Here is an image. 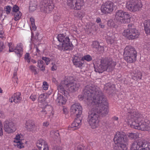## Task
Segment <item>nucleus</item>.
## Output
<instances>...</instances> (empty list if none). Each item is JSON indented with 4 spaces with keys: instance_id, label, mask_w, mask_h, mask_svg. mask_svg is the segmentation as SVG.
I'll list each match as a JSON object with an SVG mask.
<instances>
[{
    "instance_id": "1",
    "label": "nucleus",
    "mask_w": 150,
    "mask_h": 150,
    "mask_svg": "<svg viewBox=\"0 0 150 150\" xmlns=\"http://www.w3.org/2000/svg\"><path fill=\"white\" fill-rule=\"evenodd\" d=\"M128 122L132 128L142 131L150 130V124L144 122L143 115L134 110L127 113Z\"/></svg>"
},
{
    "instance_id": "2",
    "label": "nucleus",
    "mask_w": 150,
    "mask_h": 150,
    "mask_svg": "<svg viewBox=\"0 0 150 150\" xmlns=\"http://www.w3.org/2000/svg\"><path fill=\"white\" fill-rule=\"evenodd\" d=\"M100 90L97 86L93 84H89L86 86L83 91V95H79V99L82 100L84 99L87 105L91 106L95 103L96 100V96L98 95Z\"/></svg>"
},
{
    "instance_id": "3",
    "label": "nucleus",
    "mask_w": 150,
    "mask_h": 150,
    "mask_svg": "<svg viewBox=\"0 0 150 150\" xmlns=\"http://www.w3.org/2000/svg\"><path fill=\"white\" fill-rule=\"evenodd\" d=\"M96 100H95V103L93 104L91 108H94L95 111L99 113L102 116H106L108 114L109 110L108 109V102L106 98L105 97L100 91L98 95L96 96Z\"/></svg>"
},
{
    "instance_id": "4",
    "label": "nucleus",
    "mask_w": 150,
    "mask_h": 150,
    "mask_svg": "<svg viewBox=\"0 0 150 150\" xmlns=\"http://www.w3.org/2000/svg\"><path fill=\"white\" fill-rule=\"evenodd\" d=\"M116 65V62L111 59H102L100 64L95 67V70L99 73H102L105 71L111 72L114 69Z\"/></svg>"
},
{
    "instance_id": "5",
    "label": "nucleus",
    "mask_w": 150,
    "mask_h": 150,
    "mask_svg": "<svg viewBox=\"0 0 150 150\" xmlns=\"http://www.w3.org/2000/svg\"><path fill=\"white\" fill-rule=\"evenodd\" d=\"M58 40L62 43L61 45L57 46V48L63 51L71 50L74 46L72 43H70L69 38L64 34H59L57 37Z\"/></svg>"
},
{
    "instance_id": "6",
    "label": "nucleus",
    "mask_w": 150,
    "mask_h": 150,
    "mask_svg": "<svg viewBox=\"0 0 150 150\" xmlns=\"http://www.w3.org/2000/svg\"><path fill=\"white\" fill-rule=\"evenodd\" d=\"M99 118V113L95 111L94 108H92L91 110L88 112V122L92 129H96L98 127Z\"/></svg>"
},
{
    "instance_id": "7",
    "label": "nucleus",
    "mask_w": 150,
    "mask_h": 150,
    "mask_svg": "<svg viewBox=\"0 0 150 150\" xmlns=\"http://www.w3.org/2000/svg\"><path fill=\"white\" fill-rule=\"evenodd\" d=\"M124 59L127 62L132 63L136 60L137 52L133 47L128 46L124 49L123 54Z\"/></svg>"
},
{
    "instance_id": "8",
    "label": "nucleus",
    "mask_w": 150,
    "mask_h": 150,
    "mask_svg": "<svg viewBox=\"0 0 150 150\" xmlns=\"http://www.w3.org/2000/svg\"><path fill=\"white\" fill-rule=\"evenodd\" d=\"M114 20L116 23L119 24L128 23L130 21V16L128 13L121 10L115 12Z\"/></svg>"
},
{
    "instance_id": "9",
    "label": "nucleus",
    "mask_w": 150,
    "mask_h": 150,
    "mask_svg": "<svg viewBox=\"0 0 150 150\" xmlns=\"http://www.w3.org/2000/svg\"><path fill=\"white\" fill-rule=\"evenodd\" d=\"M123 34L127 39L132 40L138 38L140 33L134 25L130 24L128 25L127 28L124 30Z\"/></svg>"
},
{
    "instance_id": "10",
    "label": "nucleus",
    "mask_w": 150,
    "mask_h": 150,
    "mask_svg": "<svg viewBox=\"0 0 150 150\" xmlns=\"http://www.w3.org/2000/svg\"><path fill=\"white\" fill-rule=\"evenodd\" d=\"M131 150H150V143L145 140L139 139L134 141L131 146Z\"/></svg>"
},
{
    "instance_id": "11",
    "label": "nucleus",
    "mask_w": 150,
    "mask_h": 150,
    "mask_svg": "<svg viewBox=\"0 0 150 150\" xmlns=\"http://www.w3.org/2000/svg\"><path fill=\"white\" fill-rule=\"evenodd\" d=\"M40 6L41 11L49 13L54 8L53 0H42L40 3Z\"/></svg>"
},
{
    "instance_id": "12",
    "label": "nucleus",
    "mask_w": 150,
    "mask_h": 150,
    "mask_svg": "<svg viewBox=\"0 0 150 150\" xmlns=\"http://www.w3.org/2000/svg\"><path fill=\"white\" fill-rule=\"evenodd\" d=\"M142 5L140 0L129 1L127 3L126 7L131 12L138 11L142 7Z\"/></svg>"
},
{
    "instance_id": "13",
    "label": "nucleus",
    "mask_w": 150,
    "mask_h": 150,
    "mask_svg": "<svg viewBox=\"0 0 150 150\" xmlns=\"http://www.w3.org/2000/svg\"><path fill=\"white\" fill-rule=\"evenodd\" d=\"M113 140L115 144H119L122 146L124 144L126 146L128 139L124 133L118 132L114 136Z\"/></svg>"
},
{
    "instance_id": "14",
    "label": "nucleus",
    "mask_w": 150,
    "mask_h": 150,
    "mask_svg": "<svg viewBox=\"0 0 150 150\" xmlns=\"http://www.w3.org/2000/svg\"><path fill=\"white\" fill-rule=\"evenodd\" d=\"M67 4L71 9L79 10L84 4L83 0H67Z\"/></svg>"
},
{
    "instance_id": "15",
    "label": "nucleus",
    "mask_w": 150,
    "mask_h": 150,
    "mask_svg": "<svg viewBox=\"0 0 150 150\" xmlns=\"http://www.w3.org/2000/svg\"><path fill=\"white\" fill-rule=\"evenodd\" d=\"M113 10V4L110 1L106 2L103 4L100 8L101 13L104 14H110Z\"/></svg>"
},
{
    "instance_id": "16",
    "label": "nucleus",
    "mask_w": 150,
    "mask_h": 150,
    "mask_svg": "<svg viewBox=\"0 0 150 150\" xmlns=\"http://www.w3.org/2000/svg\"><path fill=\"white\" fill-rule=\"evenodd\" d=\"M70 111L74 114L77 117H79L82 113V108L79 103H76L71 106Z\"/></svg>"
},
{
    "instance_id": "17",
    "label": "nucleus",
    "mask_w": 150,
    "mask_h": 150,
    "mask_svg": "<svg viewBox=\"0 0 150 150\" xmlns=\"http://www.w3.org/2000/svg\"><path fill=\"white\" fill-rule=\"evenodd\" d=\"M4 129L5 131L9 133H12L16 130L15 127L12 122L6 121L4 124Z\"/></svg>"
},
{
    "instance_id": "18",
    "label": "nucleus",
    "mask_w": 150,
    "mask_h": 150,
    "mask_svg": "<svg viewBox=\"0 0 150 150\" xmlns=\"http://www.w3.org/2000/svg\"><path fill=\"white\" fill-rule=\"evenodd\" d=\"M36 145L39 150H49L47 143L42 139H40L37 141Z\"/></svg>"
},
{
    "instance_id": "19",
    "label": "nucleus",
    "mask_w": 150,
    "mask_h": 150,
    "mask_svg": "<svg viewBox=\"0 0 150 150\" xmlns=\"http://www.w3.org/2000/svg\"><path fill=\"white\" fill-rule=\"evenodd\" d=\"M21 94L19 92L14 93L9 99V101L11 103L14 102L16 103H18L21 102L22 98L21 96Z\"/></svg>"
},
{
    "instance_id": "20",
    "label": "nucleus",
    "mask_w": 150,
    "mask_h": 150,
    "mask_svg": "<svg viewBox=\"0 0 150 150\" xmlns=\"http://www.w3.org/2000/svg\"><path fill=\"white\" fill-rule=\"evenodd\" d=\"M73 64L76 67L81 68L83 67V62L82 60V58L74 56L73 59Z\"/></svg>"
},
{
    "instance_id": "21",
    "label": "nucleus",
    "mask_w": 150,
    "mask_h": 150,
    "mask_svg": "<svg viewBox=\"0 0 150 150\" xmlns=\"http://www.w3.org/2000/svg\"><path fill=\"white\" fill-rule=\"evenodd\" d=\"M25 125V128L30 132L33 131L35 128V123L32 120H29L26 121Z\"/></svg>"
},
{
    "instance_id": "22",
    "label": "nucleus",
    "mask_w": 150,
    "mask_h": 150,
    "mask_svg": "<svg viewBox=\"0 0 150 150\" xmlns=\"http://www.w3.org/2000/svg\"><path fill=\"white\" fill-rule=\"evenodd\" d=\"M69 86V91L71 92H74L78 90L80 85L75 81H72Z\"/></svg>"
},
{
    "instance_id": "23",
    "label": "nucleus",
    "mask_w": 150,
    "mask_h": 150,
    "mask_svg": "<svg viewBox=\"0 0 150 150\" xmlns=\"http://www.w3.org/2000/svg\"><path fill=\"white\" fill-rule=\"evenodd\" d=\"M15 140L13 142L16 144H14L15 146L19 149H22L24 147V144L20 140V136L19 135H16Z\"/></svg>"
},
{
    "instance_id": "24",
    "label": "nucleus",
    "mask_w": 150,
    "mask_h": 150,
    "mask_svg": "<svg viewBox=\"0 0 150 150\" xmlns=\"http://www.w3.org/2000/svg\"><path fill=\"white\" fill-rule=\"evenodd\" d=\"M79 117L75 119L74 122L71 124L70 126V127L73 129V130L78 128L81 125V120Z\"/></svg>"
},
{
    "instance_id": "25",
    "label": "nucleus",
    "mask_w": 150,
    "mask_h": 150,
    "mask_svg": "<svg viewBox=\"0 0 150 150\" xmlns=\"http://www.w3.org/2000/svg\"><path fill=\"white\" fill-rule=\"evenodd\" d=\"M115 88L114 84L108 83L105 84L104 88V90L106 91V92L109 93L112 92Z\"/></svg>"
},
{
    "instance_id": "26",
    "label": "nucleus",
    "mask_w": 150,
    "mask_h": 150,
    "mask_svg": "<svg viewBox=\"0 0 150 150\" xmlns=\"http://www.w3.org/2000/svg\"><path fill=\"white\" fill-rule=\"evenodd\" d=\"M92 46L93 48L96 49L98 51H101L104 50L103 46H100L99 42L97 41L93 42Z\"/></svg>"
},
{
    "instance_id": "27",
    "label": "nucleus",
    "mask_w": 150,
    "mask_h": 150,
    "mask_svg": "<svg viewBox=\"0 0 150 150\" xmlns=\"http://www.w3.org/2000/svg\"><path fill=\"white\" fill-rule=\"evenodd\" d=\"M56 101L59 105H62L65 103L66 100L60 94L58 93L56 100Z\"/></svg>"
},
{
    "instance_id": "28",
    "label": "nucleus",
    "mask_w": 150,
    "mask_h": 150,
    "mask_svg": "<svg viewBox=\"0 0 150 150\" xmlns=\"http://www.w3.org/2000/svg\"><path fill=\"white\" fill-rule=\"evenodd\" d=\"M144 24L146 33L147 34L150 35V20L145 21Z\"/></svg>"
},
{
    "instance_id": "29",
    "label": "nucleus",
    "mask_w": 150,
    "mask_h": 150,
    "mask_svg": "<svg viewBox=\"0 0 150 150\" xmlns=\"http://www.w3.org/2000/svg\"><path fill=\"white\" fill-rule=\"evenodd\" d=\"M64 87H65V86L60 83L57 86V89L59 92L67 97L69 95V93L65 89Z\"/></svg>"
},
{
    "instance_id": "30",
    "label": "nucleus",
    "mask_w": 150,
    "mask_h": 150,
    "mask_svg": "<svg viewBox=\"0 0 150 150\" xmlns=\"http://www.w3.org/2000/svg\"><path fill=\"white\" fill-rule=\"evenodd\" d=\"M71 78H72V77H67L63 81H62L60 83L65 86L66 88L69 87L72 81L70 80Z\"/></svg>"
},
{
    "instance_id": "31",
    "label": "nucleus",
    "mask_w": 150,
    "mask_h": 150,
    "mask_svg": "<svg viewBox=\"0 0 150 150\" xmlns=\"http://www.w3.org/2000/svg\"><path fill=\"white\" fill-rule=\"evenodd\" d=\"M12 16H14V19L17 21L19 20L22 16L21 13L19 11L11 14Z\"/></svg>"
},
{
    "instance_id": "32",
    "label": "nucleus",
    "mask_w": 150,
    "mask_h": 150,
    "mask_svg": "<svg viewBox=\"0 0 150 150\" xmlns=\"http://www.w3.org/2000/svg\"><path fill=\"white\" fill-rule=\"evenodd\" d=\"M142 74L141 72L138 71L137 73L134 74V75L133 76L132 78L134 80H137L138 79H141Z\"/></svg>"
},
{
    "instance_id": "33",
    "label": "nucleus",
    "mask_w": 150,
    "mask_h": 150,
    "mask_svg": "<svg viewBox=\"0 0 150 150\" xmlns=\"http://www.w3.org/2000/svg\"><path fill=\"white\" fill-rule=\"evenodd\" d=\"M127 148L124 144L121 145H115L114 148V150H127Z\"/></svg>"
},
{
    "instance_id": "34",
    "label": "nucleus",
    "mask_w": 150,
    "mask_h": 150,
    "mask_svg": "<svg viewBox=\"0 0 150 150\" xmlns=\"http://www.w3.org/2000/svg\"><path fill=\"white\" fill-rule=\"evenodd\" d=\"M37 4L35 3H32V1L30 3V6L29 7V10L30 11L32 12L35 10L37 8Z\"/></svg>"
},
{
    "instance_id": "35",
    "label": "nucleus",
    "mask_w": 150,
    "mask_h": 150,
    "mask_svg": "<svg viewBox=\"0 0 150 150\" xmlns=\"http://www.w3.org/2000/svg\"><path fill=\"white\" fill-rule=\"evenodd\" d=\"M128 137L131 139H135L138 137V133H129L127 134Z\"/></svg>"
},
{
    "instance_id": "36",
    "label": "nucleus",
    "mask_w": 150,
    "mask_h": 150,
    "mask_svg": "<svg viewBox=\"0 0 150 150\" xmlns=\"http://www.w3.org/2000/svg\"><path fill=\"white\" fill-rule=\"evenodd\" d=\"M107 25L110 28H115L116 26L115 23L112 19H110L107 21Z\"/></svg>"
},
{
    "instance_id": "37",
    "label": "nucleus",
    "mask_w": 150,
    "mask_h": 150,
    "mask_svg": "<svg viewBox=\"0 0 150 150\" xmlns=\"http://www.w3.org/2000/svg\"><path fill=\"white\" fill-rule=\"evenodd\" d=\"M82 60L83 62L84 60L87 62H90L92 60V57L89 55H86L82 57Z\"/></svg>"
},
{
    "instance_id": "38",
    "label": "nucleus",
    "mask_w": 150,
    "mask_h": 150,
    "mask_svg": "<svg viewBox=\"0 0 150 150\" xmlns=\"http://www.w3.org/2000/svg\"><path fill=\"white\" fill-rule=\"evenodd\" d=\"M112 123L114 126L118 125V118L116 116H114L112 118Z\"/></svg>"
},
{
    "instance_id": "39",
    "label": "nucleus",
    "mask_w": 150,
    "mask_h": 150,
    "mask_svg": "<svg viewBox=\"0 0 150 150\" xmlns=\"http://www.w3.org/2000/svg\"><path fill=\"white\" fill-rule=\"evenodd\" d=\"M75 150H84V146L79 143L76 144L75 147Z\"/></svg>"
},
{
    "instance_id": "40",
    "label": "nucleus",
    "mask_w": 150,
    "mask_h": 150,
    "mask_svg": "<svg viewBox=\"0 0 150 150\" xmlns=\"http://www.w3.org/2000/svg\"><path fill=\"white\" fill-rule=\"evenodd\" d=\"M51 135H53L54 137L56 138V137H58L59 136V133L58 131L57 130H53L50 132Z\"/></svg>"
},
{
    "instance_id": "41",
    "label": "nucleus",
    "mask_w": 150,
    "mask_h": 150,
    "mask_svg": "<svg viewBox=\"0 0 150 150\" xmlns=\"http://www.w3.org/2000/svg\"><path fill=\"white\" fill-rule=\"evenodd\" d=\"M83 16V13L81 11H78L75 15L76 17L79 19H81Z\"/></svg>"
},
{
    "instance_id": "42",
    "label": "nucleus",
    "mask_w": 150,
    "mask_h": 150,
    "mask_svg": "<svg viewBox=\"0 0 150 150\" xmlns=\"http://www.w3.org/2000/svg\"><path fill=\"white\" fill-rule=\"evenodd\" d=\"M11 8V7L9 6H6L4 7V10L7 14H9L10 13Z\"/></svg>"
},
{
    "instance_id": "43",
    "label": "nucleus",
    "mask_w": 150,
    "mask_h": 150,
    "mask_svg": "<svg viewBox=\"0 0 150 150\" xmlns=\"http://www.w3.org/2000/svg\"><path fill=\"white\" fill-rule=\"evenodd\" d=\"M24 59L26 62H27L28 63L30 62V54L28 53H27L25 55Z\"/></svg>"
},
{
    "instance_id": "44",
    "label": "nucleus",
    "mask_w": 150,
    "mask_h": 150,
    "mask_svg": "<svg viewBox=\"0 0 150 150\" xmlns=\"http://www.w3.org/2000/svg\"><path fill=\"white\" fill-rule=\"evenodd\" d=\"M19 8L18 6L16 5H14L12 8V11L11 13L19 11Z\"/></svg>"
},
{
    "instance_id": "45",
    "label": "nucleus",
    "mask_w": 150,
    "mask_h": 150,
    "mask_svg": "<svg viewBox=\"0 0 150 150\" xmlns=\"http://www.w3.org/2000/svg\"><path fill=\"white\" fill-rule=\"evenodd\" d=\"M14 51L16 54H17L18 55L19 54V57H21V53L23 52V50L21 48H20V49H17L16 48Z\"/></svg>"
},
{
    "instance_id": "46",
    "label": "nucleus",
    "mask_w": 150,
    "mask_h": 150,
    "mask_svg": "<svg viewBox=\"0 0 150 150\" xmlns=\"http://www.w3.org/2000/svg\"><path fill=\"white\" fill-rule=\"evenodd\" d=\"M42 59L45 62L47 65H48L50 61V58L46 57H42Z\"/></svg>"
},
{
    "instance_id": "47",
    "label": "nucleus",
    "mask_w": 150,
    "mask_h": 150,
    "mask_svg": "<svg viewBox=\"0 0 150 150\" xmlns=\"http://www.w3.org/2000/svg\"><path fill=\"white\" fill-rule=\"evenodd\" d=\"M36 67L33 65H31L30 67V69L33 72H34L35 75L37 74V72L36 71Z\"/></svg>"
},
{
    "instance_id": "48",
    "label": "nucleus",
    "mask_w": 150,
    "mask_h": 150,
    "mask_svg": "<svg viewBox=\"0 0 150 150\" xmlns=\"http://www.w3.org/2000/svg\"><path fill=\"white\" fill-rule=\"evenodd\" d=\"M42 87L44 90H46L48 89V85L46 81H44L43 83Z\"/></svg>"
},
{
    "instance_id": "49",
    "label": "nucleus",
    "mask_w": 150,
    "mask_h": 150,
    "mask_svg": "<svg viewBox=\"0 0 150 150\" xmlns=\"http://www.w3.org/2000/svg\"><path fill=\"white\" fill-rule=\"evenodd\" d=\"M4 48L5 46L4 42L2 41H0V52L3 51Z\"/></svg>"
},
{
    "instance_id": "50",
    "label": "nucleus",
    "mask_w": 150,
    "mask_h": 150,
    "mask_svg": "<svg viewBox=\"0 0 150 150\" xmlns=\"http://www.w3.org/2000/svg\"><path fill=\"white\" fill-rule=\"evenodd\" d=\"M43 65H45L43 62L41 60H38V67H40L41 66Z\"/></svg>"
},
{
    "instance_id": "51",
    "label": "nucleus",
    "mask_w": 150,
    "mask_h": 150,
    "mask_svg": "<svg viewBox=\"0 0 150 150\" xmlns=\"http://www.w3.org/2000/svg\"><path fill=\"white\" fill-rule=\"evenodd\" d=\"M31 40L33 41L34 45H35V44L38 40V38L37 39V37H33L32 36H31Z\"/></svg>"
},
{
    "instance_id": "52",
    "label": "nucleus",
    "mask_w": 150,
    "mask_h": 150,
    "mask_svg": "<svg viewBox=\"0 0 150 150\" xmlns=\"http://www.w3.org/2000/svg\"><path fill=\"white\" fill-rule=\"evenodd\" d=\"M46 114V113L45 112V111L44 110H42L39 113L40 116L42 117H43V116L45 115Z\"/></svg>"
},
{
    "instance_id": "53",
    "label": "nucleus",
    "mask_w": 150,
    "mask_h": 150,
    "mask_svg": "<svg viewBox=\"0 0 150 150\" xmlns=\"http://www.w3.org/2000/svg\"><path fill=\"white\" fill-rule=\"evenodd\" d=\"M53 150H62V148L61 146H55L53 147Z\"/></svg>"
},
{
    "instance_id": "54",
    "label": "nucleus",
    "mask_w": 150,
    "mask_h": 150,
    "mask_svg": "<svg viewBox=\"0 0 150 150\" xmlns=\"http://www.w3.org/2000/svg\"><path fill=\"white\" fill-rule=\"evenodd\" d=\"M34 47L36 49V55H38L40 54V51L38 47L36 45H35Z\"/></svg>"
},
{
    "instance_id": "55",
    "label": "nucleus",
    "mask_w": 150,
    "mask_h": 150,
    "mask_svg": "<svg viewBox=\"0 0 150 150\" xmlns=\"http://www.w3.org/2000/svg\"><path fill=\"white\" fill-rule=\"evenodd\" d=\"M52 66L51 67V69L52 71H54L57 69V67L56 65L55 64H54L53 63H52Z\"/></svg>"
},
{
    "instance_id": "56",
    "label": "nucleus",
    "mask_w": 150,
    "mask_h": 150,
    "mask_svg": "<svg viewBox=\"0 0 150 150\" xmlns=\"http://www.w3.org/2000/svg\"><path fill=\"white\" fill-rule=\"evenodd\" d=\"M3 135L2 131V125L1 122L0 121V136H1Z\"/></svg>"
},
{
    "instance_id": "57",
    "label": "nucleus",
    "mask_w": 150,
    "mask_h": 150,
    "mask_svg": "<svg viewBox=\"0 0 150 150\" xmlns=\"http://www.w3.org/2000/svg\"><path fill=\"white\" fill-rule=\"evenodd\" d=\"M106 127L108 131H110L111 129H112V127L110 126V124L107 125H106Z\"/></svg>"
},
{
    "instance_id": "58",
    "label": "nucleus",
    "mask_w": 150,
    "mask_h": 150,
    "mask_svg": "<svg viewBox=\"0 0 150 150\" xmlns=\"http://www.w3.org/2000/svg\"><path fill=\"white\" fill-rule=\"evenodd\" d=\"M31 26H30V28L32 30H35L36 28V27L35 25V23H32V24H31Z\"/></svg>"
},
{
    "instance_id": "59",
    "label": "nucleus",
    "mask_w": 150,
    "mask_h": 150,
    "mask_svg": "<svg viewBox=\"0 0 150 150\" xmlns=\"http://www.w3.org/2000/svg\"><path fill=\"white\" fill-rule=\"evenodd\" d=\"M30 98L32 101H34L36 99V96L35 95H31Z\"/></svg>"
},
{
    "instance_id": "60",
    "label": "nucleus",
    "mask_w": 150,
    "mask_h": 150,
    "mask_svg": "<svg viewBox=\"0 0 150 150\" xmlns=\"http://www.w3.org/2000/svg\"><path fill=\"white\" fill-rule=\"evenodd\" d=\"M107 42L110 44H112L114 42V40L112 39H108L107 40Z\"/></svg>"
},
{
    "instance_id": "61",
    "label": "nucleus",
    "mask_w": 150,
    "mask_h": 150,
    "mask_svg": "<svg viewBox=\"0 0 150 150\" xmlns=\"http://www.w3.org/2000/svg\"><path fill=\"white\" fill-rule=\"evenodd\" d=\"M4 34V32L2 30H0V38H3L4 37L3 35Z\"/></svg>"
},
{
    "instance_id": "62",
    "label": "nucleus",
    "mask_w": 150,
    "mask_h": 150,
    "mask_svg": "<svg viewBox=\"0 0 150 150\" xmlns=\"http://www.w3.org/2000/svg\"><path fill=\"white\" fill-rule=\"evenodd\" d=\"M49 125V122H45L43 123V125L45 127H47Z\"/></svg>"
},
{
    "instance_id": "63",
    "label": "nucleus",
    "mask_w": 150,
    "mask_h": 150,
    "mask_svg": "<svg viewBox=\"0 0 150 150\" xmlns=\"http://www.w3.org/2000/svg\"><path fill=\"white\" fill-rule=\"evenodd\" d=\"M16 48L17 49H20V48H21L23 50L21 43H19L17 44Z\"/></svg>"
},
{
    "instance_id": "64",
    "label": "nucleus",
    "mask_w": 150,
    "mask_h": 150,
    "mask_svg": "<svg viewBox=\"0 0 150 150\" xmlns=\"http://www.w3.org/2000/svg\"><path fill=\"white\" fill-rule=\"evenodd\" d=\"M147 50L149 51H150V43H147L146 45Z\"/></svg>"
}]
</instances>
